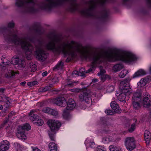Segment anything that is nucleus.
Returning <instances> with one entry per match:
<instances>
[{
  "mask_svg": "<svg viewBox=\"0 0 151 151\" xmlns=\"http://www.w3.org/2000/svg\"><path fill=\"white\" fill-rule=\"evenodd\" d=\"M48 147L50 149V151H57V146L55 143L52 142H50L48 145Z\"/></svg>",
  "mask_w": 151,
  "mask_h": 151,
  "instance_id": "26",
  "label": "nucleus"
},
{
  "mask_svg": "<svg viewBox=\"0 0 151 151\" xmlns=\"http://www.w3.org/2000/svg\"><path fill=\"white\" fill-rule=\"evenodd\" d=\"M145 139L146 143L149 144L151 139V133L148 130H146L145 132Z\"/></svg>",
  "mask_w": 151,
  "mask_h": 151,
  "instance_id": "24",
  "label": "nucleus"
},
{
  "mask_svg": "<svg viewBox=\"0 0 151 151\" xmlns=\"http://www.w3.org/2000/svg\"><path fill=\"white\" fill-rule=\"evenodd\" d=\"M79 76L85 77L86 76L85 69L84 68H81L79 69Z\"/></svg>",
  "mask_w": 151,
  "mask_h": 151,
  "instance_id": "33",
  "label": "nucleus"
},
{
  "mask_svg": "<svg viewBox=\"0 0 151 151\" xmlns=\"http://www.w3.org/2000/svg\"><path fill=\"white\" fill-rule=\"evenodd\" d=\"M125 145L127 149L129 150L134 149L136 147L134 138L133 137H128L126 138Z\"/></svg>",
  "mask_w": 151,
  "mask_h": 151,
  "instance_id": "11",
  "label": "nucleus"
},
{
  "mask_svg": "<svg viewBox=\"0 0 151 151\" xmlns=\"http://www.w3.org/2000/svg\"><path fill=\"white\" fill-rule=\"evenodd\" d=\"M111 106L112 109L114 110L116 113H119L120 111L119 109V106L117 103L115 101H112L111 102Z\"/></svg>",
  "mask_w": 151,
  "mask_h": 151,
  "instance_id": "21",
  "label": "nucleus"
},
{
  "mask_svg": "<svg viewBox=\"0 0 151 151\" xmlns=\"http://www.w3.org/2000/svg\"><path fill=\"white\" fill-rule=\"evenodd\" d=\"M122 91L119 93H117L116 96L118 97V99L120 101H123L124 100L126 96H129L131 92H129L128 94L127 92H124L123 90H121Z\"/></svg>",
  "mask_w": 151,
  "mask_h": 151,
  "instance_id": "18",
  "label": "nucleus"
},
{
  "mask_svg": "<svg viewBox=\"0 0 151 151\" xmlns=\"http://www.w3.org/2000/svg\"><path fill=\"white\" fill-rule=\"evenodd\" d=\"M51 111H52V109L48 107H45L42 109L43 112L49 114H50Z\"/></svg>",
  "mask_w": 151,
  "mask_h": 151,
  "instance_id": "43",
  "label": "nucleus"
},
{
  "mask_svg": "<svg viewBox=\"0 0 151 151\" xmlns=\"http://www.w3.org/2000/svg\"><path fill=\"white\" fill-rule=\"evenodd\" d=\"M29 67L32 72H35L37 70L36 65L33 63H30L29 64Z\"/></svg>",
  "mask_w": 151,
  "mask_h": 151,
  "instance_id": "37",
  "label": "nucleus"
},
{
  "mask_svg": "<svg viewBox=\"0 0 151 151\" xmlns=\"http://www.w3.org/2000/svg\"><path fill=\"white\" fill-rule=\"evenodd\" d=\"M9 119L6 118L4 120L3 122L1 125H0V128H2L4 127H6L5 129L7 133L9 134H11L13 132L12 128L10 127L9 125L8 124Z\"/></svg>",
  "mask_w": 151,
  "mask_h": 151,
  "instance_id": "13",
  "label": "nucleus"
},
{
  "mask_svg": "<svg viewBox=\"0 0 151 151\" xmlns=\"http://www.w3.org/2000/svg\"><path fill=\"white\" fill-rule=\"evenodd\" d=\"M35 2L34 0H17L15 5L22 7L25 12L32 13L35 12Z\"/></svg>",
  "mask_w": 151,
  "mask_h": 151,
  "instance_id": "5",
  "label": "nucleus"
},
{
  "mask_svg": "<svg viewBox=\"0 0 151 151\" xmlns=\"http://www.w3.org/2000/svg\"><path fill=\"white\" fill-rule=\"evenodd\" d=\"M114 89V86L113 85L108 86L107 87V90L109 92H111Z\"/></svg>",
  "mask_w": 151,
  "mask_h": 151,
  "instance_id": "48",
  "label": "nucleus"
},
{
  "mask_svg": "<svg viewBox=\"0 0 151 151\" xmlns=\"http://www.w3.org/2000/svg\"><path fill=\"white\" fill-rule=\"evenodd\" d=\"M130 0H122V2L123 4H125L128 1H129Z\"/></svg>",
  "mask_w": 151,
  "mask_h": 151,
  "instance_id": "58",
  "label": "nucleus"
},
{
  "mask_svg": "<svg viewBox=\"0 0 151 151\" xmlns=\"http://www.w3.org/2000/svg\"><path fill=\"white\" fill-rule=\"evenodd\" d=\"M47 71H45V72H44L43 73H42V76L43 77H45V76H46L47 75Z\"/></svg>",
  "mask_w": 151,
  "mask_h": 151,
  "instance_id": "57",
  "label": "nucleus"
},
{
  "mask_svg": "<svg viewBox=\"0 0 151 151\" xmlns=\"http://www.w3.org/2000/svg\"><path fill=\"white\" fill-rule=\"evenodd\" d=\"M92 93L90 90L86 88H84L79 96L81 101H85L88 104H91L92 102L91 96Z\"/></svg>",
  "mask_w": 151,
  "mask_h": 151,
  "instance_id": "7",
  "label": "nucleus"
},
{
  "mask_svg": "<svg viewBox=\"0 0 151 151\" xmlns=\"http://www.w3.org/2000/svg\"><path fill=\"white\" fill-rule=\"evenodd\" d=\"M35 112V110H32L29 113V117L32 121L35 122L39 117Z\"/></svg>",
  "mask_w": 151,
  "mask_h": 151,
  "instance_id": "20",
  "label": "nucleus"
},
{
  "mask_svg": "<svg viewBox=\"0 0 151 151\" xmlns=\"http://www.w3.org/2000/svg\"><path fill=\"white\" fill-rule=\"evenodd\" d=\"M5 89L4 88H0V92L3 93Z\"/></svg>",
  "mask_w": 151,
  "mask_h": 151,
  "instance_id": "61",
  "label": "nucleus"
},
{
  "mask_svg": "<svg viewBox=\"0 0 151 151\" xmlns=\"http://www.w3.org/2000/svg\"><path fill=\"white\" fill-rule=\"evenodd\" d=\"M110 141L109 138V137H105L102 138V142L104 143H106Z\"/></svg>",
  "mask_w": 151,
  "mask_h": 151,
  "instance_id": "44",
  "label": "nucleus"
},
{
  "mask_svg": "<svg viewBox=\"0 0 151 151\" xmlns=\"http://www.w3.org/2000/svg\"><path fill=\"white\" fill-rule=\"evenodd\" d=\"M143 106L146 108H148L151 105V96L147 94L143 98V100L142 102Z\"/></svg>",
  "mask_w": 151,
  "mask_h": 151,
  "instance_id": "15",
  "label": "nucleus"
},
{
  "mask_svg": "<svg viewBox=\"0 0 151 151\" xmlns=\"http://www.w3.org/2000/svg\"><path fill=\"white\" fill-rule=\"evenodd\" d=\"M10 147V143L7 140H4L0 143V151H6Z\"/></svg>",
  "mask_w": 151,
  "mask_h": 151,
  "instance_id": "16",
  "label": "nucleus"
},
{
  "mask_svg": "<svg viewBox=\"0 0 151 151\" xmlns=\"http://www.w3.org/2000/svg\"><path fill=\"white\" fill-rule=\"evenodd\" d=\"M97 151H106V149L102 146H99L97 148Z\"/></svg>",
  "mask_w": 151,
  "mask_h": 151,
  "instance_id": "49",
  "label": "nucleus"
},
{
  "mask_svg": "<svg viewBox=\"0 0 151 151\" xmlns=\"http://www.w3.org/2000/svg\"><path fill=\"white\" fill-rule=\"evenodd\" d=\"M141 98V94L140 92L138 91L134 93L132 99V106L134 110H138L140 108Z\"/></svg>",
  "mask_w": 151,
  "mask_h": 151,
  "instance_id": "8",
  "label": "nucleus"
},
{
  "mask_svg": "<svg viewBox=\"0 0 151 151\" xmlns=\"http://www.w3.org/2000/svg\"><path fill=\"white\" fill-rule=\"evenodd\" d=\"M15 61L16 67L20 70H22L25 66V61L24 60L18 59L14 60Z\"/></svg>",
  "mask_w": 151,
  "mask_h": 151,
  "instance_id": "14",
  "label": "nucleus"
},
{
  "mask_svg": "<svg viewBox=\"0 0 151 151\" xmlns=\"http://www.w3.org/2000/svg\"><path fill=\"white\" fill-rule=\"evenodd\" d=\"M108 0H90L87 2L89 8L84 9L80 11L82 14L87 17H93L95 18L100 19L106 21L108 18V11L106 9H104L100 13H96L95 8L98 6H103L108 2Z\"/></svg>",
  "mask_w": 151,
  "mask_h": 151,
  "instance_id": "3",
  "label": "nucleus"
},
{
  "mask_svg": "<svg viewBox=\"0 0 151 151\" xmlns=\"http://www.w3.org/2000/svg\"><path fill=\"white\" fill-rule=\"evenodd\" d=\"M47 37L50 40L47 43L45 44V40L40 38L35 44L37 58L40 61H44L47 58L48 54L44 50L45 48L55 53H62L65 55H70L73 58L79 53L84 59H89L91 61L92 68L86 71V74L92 71L97 64H100L105 59L109 62L122 61L125 63L134 61L137 59L135 55L132 52L120 49H111L102 54L91 50L89 45L84 47L73 41H63L52 33L48 34Z\"/></svg>",
  "mask_w": 151,
  "mask_h": 151,
  "instance_id": "1",
  "label": "nucleus"
},
{
  "mask_svg": "<svg viewBox=\"0 0 151 151\" xmlns=\"http://www.w3.org/2000/svg\"><path fill=\"white\" fill-rule=\"evenodd\" d=\"M100 69V72L98 73V75L99 76L104 75V73H105V71L104 69H102V67L100 66L99 67Z\"/></svg>",
  "mask_w": 151,
  "mask_h": 151,
  "instance_id": "45",
  "label": "nucleus"
},
{
  "mask_svg": "<svg viewBox=\"0 0 151 151\" xmlns=\"http://www.w3.org/2000/svg\"><path fill=\"white\" fill-rule=\"evenodd\" d=\"M33 151H41L40 150L36 147H32Z\"/></svg>",
  "mask_w": 151,
  "mask_h": 151,
  "instance_id": "55",
  "label": "nucleus"
},
{
  "mask_svg": "<svg viewBox=\"0 0 151 151\" xmlns=\"http://www.w3.org/2000/svg\"><path fill=\"white\" fill-rule=\"evenodd\" d=\"M64 66V63L62 61H60L53 68L54 70H57L62 69Z\"/></svg>",
  "mask_w": 151,
  "mask_h": 151,
  "instance_id": "27",
  "label": "nucleus"
},
{
  "mask_svg": "<svg viewBox=\"0 0 151 151\" xmlns=\"http://www.w3.org/2000/svg\"><path fill=\"white\" fill-rule=\"evenodd\" d=\"M105 113L107 115H112L114 114V112L111 110L107 109L105 111Z\"/></svg>",
  "mask_w": 151,
  "mask_h": 151,
  "instance_id": "51",
  "label": "nucleus"
},
{
  "mask_svg": "<svg viewBox=\"0 0 151 151\" xmlns=\"http://www.w3.org/2000/svg\"><path fill=\"white\" fill-rule=\"evenodd\" d=\"M109 148L110 151H122L119 147L113 145H110Z\"/></svg>",
  "mask_w": 151,
  "mask_h": 151,
  "instance_id": "30",
  "label": "nucleus"
},
{
  "mask_svg": "<svg viewBox=\"0 0 151 151\" xmlns=\"http://www.w3.org/2000/svg\"><path fill=\"white\" fill-rule=\"evenodd\" d=\"M146 74L145 71L143 70L140 69L136 72L133 75V78L138 77L140 76L144 75Z\"/></svg>",
  "mask_w": 151,
  "mask_h": 151,
  "instance_id": "25",
  "label": "nucleus"
},
{
  "mask_svg": "<svg viewBox=\"0 0 151 151\" xmlns=\"http://www.w3.org/2000/svg\"><path fill=\"white\" fill-rule=\"evenodd\" d=\"M123 68V65L120 64H117L114 65L113 67V70L115 72H116L120 70Z\"/></svg>",
  "mask_w": 151,
  "mask_h": 151,
  "instance_id": "28",
  "label": "nucleus"
},
{
  "mask_svg": "<svg viewBox=\"0 0 151 151\" xmlns=\"http://www.w3.org/2000/svg\"><path fill=\"white\" fill-rule=\"evenodd\" d=\"M76 106L75 101L72 99H69L68 101L66 109L63 110V116L65 119H67L69 114L68 110H71L74 108Z\"/></svg>",
  "mask_w": 151,
  "mask_h": 151,
  "instance_id": "9",
  "label": "nucleus"
},
{
  "mask_svg": "<svg viewBox=\"0 0 151 151\" xmlns=\"http://www.w3.org/2000/svg\"><path fill=\"white\" fill-rule=\"evenodd\" d=\"M72 75L74 77L79 76V72L76 70L74 71L72 73Z\"/></svg>",
  "mask_w": 151,
  "mask_h": 151,
  "instance_id": "53",
  "label": "nucleus"
},
{
  "mask_svg": "<svg viewBox=\"0 0 151 151\" xmlns=\"http://www.w3.org/2000/svg\"><path fill=\"white\" fill-rule=\"evenodd\" d=\"M1 63H2V65L3 66L9 65V63H8V60L7 59L3 58H1Z\"/></svg>",
  "mask_w": 151,
  "mask_h": 151,
  "instance_id": "41",
  "label": "nucleus"
},
{
  "mask_svg": "<svg viewBox=\"0 0 151 151\" xmlns=\"http://www.w3.org/2000/svg\"><path fill=\"white\" fill-rule=\"evenodd\" d=\"M17 136L19 139L22 140H25L27 137L25 134L24 130H21V129H18V132L17 134Z\"/></svg>",
  "mask_w": 151,
  "mask_h": 151,
  "instance_id": "19",
  "label": "nucleus"
},
{
  "mask_svg": "<svg viewBox=\"0 0 151 151\" xmlns=\"http://www.w3.org/2000/svg\"><path fill=\"white\" fill-rule=\"evenodd\" d=\"M19 74L18 72H15L12 70H9L7 74V77H12L15 76L16 74Z\"/></svg>",
  "mask_w": 151,
  "mask_h": 151,
  "instance_id": "38",
  "label": "nucleus"
},
{
  "mask_svg": "<svg viewBox=\"0 0 151 151\" xmlns=\"http://www.w3.org/2000/svg\"><path fill=\"white\" fill-rule=\"evenodd\" d=\"M32 30L35 33L40 35L41 34V29L40 25L37 23L34 25L32 28Z\"/></svg>",
  "mask_w": 151,
  "mask_h": 151,
  "instance_id": "22",
  "label": "nucleus"
},
{
  "mask_svg": "<svg viewBox=\"0 0 151 151\" xmlns=\"http://www.w3.org/2000/svg\"><path fill=\"white\" fill-rule=\"evenodd\" d=\"M52 110L51 111L50 114L54 116H56L58 115V112L57 110L52 109Z\"/></svg>",
  "mask_w": 151,
  "mask_h": 151,
  "instance_id": "46",
  "label": "nucleus"
},
{
  "mask_svg": "<svg viewBox=\"0 0 151 151\" xmlns=\"http://www.w3.org/2000/svg\"><path fill=\"white\" fill-rule=\"evenodd\" d=\"M18 128L21 129V130H29L30 129L31 126L29 124L27 123L22 126H19Z\"/></svg>",
  "mask_w": 151,
  "mask_h": 151,
  "instance_id": "29",
  "label": "nucleus"
},
{
  "mask_svg": "<svg viewBox=\"0 0 151 151\" xmlns=\"http://www.w3.org/2000/svg\"><path fill=\"white\" fill-rule=\"evenodd\" d=\"M72 91L73 92H77L78 91V89H72Z\"/></svg>",
  "mask_w": 151,
  "mask_h": 151,
  "instance_id": "63",
  "label": "nucleus"
},
{
  "mask_svg": "<svg viewBox=\"0 0 151 151\" xmlns=\"http://www.w3.org/2000/svg\"><path fill=\"white\" fill-rule=\"evenodd\" d=\"M101 80L104 82L105 81L106 79L109 77L108 76L106 75H103L100 76Z\"/></svg>",
  "mask_w": 151,
  "mask_h": 151,
  "instance_id": "50",
  "label": "nucleus"
},
{
  "mask_svg": "<svg viewBox=\"0 0 151 151\" xmlns=\"http://www.w3.org/2000/svg\"><path fill=\"white\" fill-rule=\"evenodd\" d=\"M47 123L50 130L48 131L49 137L52 140L54 141L55 134L60 127L61 123L57 120L52 119L49 120Z\"/></svg>",
  "mask_w": 151,
  "mask_h": 151,
  "instance_id": "6",
  "label": "nucleus"
},
{
  "mask_svg": "<svg viewBox=\"0 0 151 151\" xmlns=\"http://www.w3.org/2000/svg\"><path fill=\"white\" fill-rule=\"evenodd\" d=\"M15 59H13V60H12V61L11 62L9 60H8V63H9V65H10L11 64H12V63H13V61H14Z\"/></svg>",
  "mask_w": 151,
  "mask_h": 151,
  "instance_id": "59",
  "label": "nucleus"
},
{
  "mask_svg": "<svg viewBox=\"0 0 151 151\" xmlns=\"http://www.w3.org/2000/svg\"><path fill=\"white\" fill-rule=\"evenodd\" d=\"M131 79L129 78H126L120 83V88L121 90H123L124 92H127L128 94L129 92H130L129 82Z\"/></svg>",
  "mask_w": 151,
  "mask_h": 151,
  "instance_id": "10",
  "label": "nucleus"
},
{
  "mask_svg": "<svg viewBox=\"0 0 151 151\" xmlns=\"http://www.w3.org/2000/svg\"><path fill=\"white\" fill-rule=\"evenodd\" d=\"M38 83L37 81H35L32 82H28L27 85L29 86H32L34 85H37Z\"/></svg>",
  "mask_w": 151,
  "mask_h": 151,
  "instance_id": "47",
  "label": "nucleus"
},
{
  "mask_svg": "<svg viewBox=\"0 0 151 151\" xmlns=\"http://www.w3.org/2000/svg\"><path fill=\"white\" fill-rule=\"evenodd\" d=\"M16 114V113L14 111H11L9 115V117H10L12 116L15 115Z\"/></svg>",
  "mask_w": 151,
  "mask_h": 151,
  "instance_id": "54",
  "label": "nucleus"
},
{
  "mask_svg": "<svg viewBox=\"0 0 151 151\" xmlns=\"http://www.w3.org/2000/svg\"><path fill=\"white\" fill-rule=\"evenodd\" d=\"M101 120L102 121V123L105 125L108 126L110 125V123L108 120L104 118H102Z\"/></svg>",
  "mask_w": 151,
  "mask_h": 151,
  "instance_id": "40",
  "label": "nucleus"
},
{
  "mask_svg": "<svg viewBox=\"0 0 151 151\" xmlns=\"http://www.w3.org/2000/svg\"><path fill=\"white\" fill-rule=\"evenodd\" d=\"M52 102L58 105L63 106L65 105L66 102L65 99L62 97H59L52 100Z\"/></svg>",
  "mask_w": 151,
  "mask_h": 151,
  "instance_id": "12",
  "label": "nucleus"
},
{
  "mask_svg": "<svg viewBox=\"0 0 151 151\" xmlns=\"http://www.w3.org/2000/svg\"><path fill=\"white\" fill-rule=\"evenodd\" d=\"M137 121V120L135 121V122L132 124L131 125L129 126L128 128V131L130 132H132L134 131L135 128V123Z\"/></svg>",
  "mask_w": 151,
  "mask_h": 151,
  "instance_id": "32",
  "label": "nucleus"
},
{
  "mask_svg": "<svg viewBox=\"0 0 151 151\" xmlns=\"http://www.w3.org/2000/svg\"><path fill=\"white\" fill-rule=\"evenodd\" d=\"M92 81L93 83H96L98 81V80L97 79H94L92 80Z\"/></svg>",
  "mask_w": 151,
  "mask_h": 151,
  "instance_id": "60",
  "label": "nucleus"
},
{
  "mask_svg": "<svg viewBox=\"0 0 151 151\" xmlns=\"http://www.w3.org/2000/svg\"><path fill=\"white\" fill-rule=\"evenodd\" d=\"M85 143L86 147L93 148L95 147V143L92 140L87 139L85 142Z\"/></svg>",
  "mask_w": 151,
  "mask_h": 151,
  "instance_id": "23",
  "label": "nucleus"
},
{
  "mask_svg": "<svg viewBox=\"0 0 151 151\" xmlns=\"http://www.w3.org/2000/svg\"><path fill=\"white\" fill-rule=\"evenodd\" d=\"M76 82V81L73 82L71 81L68 80L65 83V86L67 87H72L74 85L75 83Z\"/></svg>",
  "mask_w": 151,
  "mask_h": 151,
  "instance_id": "34",
  "label": "nucleus"
},
{
  "mask_svg": "<svg viewBox=\"0 0 151 151\" xmlns=\"http://www.w3.org/2000/svg\"><path fill=\"white\" fill-rule=\"evenodd\" d=\"M34 123L36 124L37 126H40L43 124V121L42 119H40L39 117H38V119H37L36 121L34 122Z\"/></svg>",
  "mask_w": 151,
  "mask_h": 151,
  "instance_id": "36",
  "label": "nucleus"
},
{
  "mask_svg": "<svg viewBox=\"0 0 151 151\" xmlns=\"http://www.w3.org/2000/svg\"><path fill=\"white\" fill-rule=\"evenodd\" d=\"M14 146L17 151H20L23 149V147L20 145L18 142H15L14 143Z\"/></svg>",
  "mask_w": 151,
  "mask_h": 151,
  "instance_id": "39",
  "label": "nucleus"
},
{
  "mask_svg": "<svg viewBox=\"0 0 151 151\" xmlns=\"http://www.w3.org/2000/svg\"><path fill=\"white\" fill-rule=\"evenodd\" d=\"M147 1L149 6L151 8V0H147Z\"/></svg>",
  "mask_w": 151,
  "mask_h": 151,
  "instance_id": "56",
  "label": "nucleus"
},
{
  "mask_svg": "<svg viewBox=\"0 0 151 151\" xmlns=\"http://www.w3.org/2000/svg\"><path fill=\"white\" fill-rule=\"evenodd\" d=\"M1 99V100H0V101L4 102L5 103V104L4 105V107L6 108H8L11 104L9 101V98L6 96H3L0 97V99Z\"/></svg>",
  "mask_w": 151,
  "mask_h": 151,
  "instance_id": "17",
  "label": "nucleus"
},
{
  "mask_svg": "<svg viewBox=\"0 0 151 151\" xmlns=\"http://www.w3.org/2000/svg\"><path fill=\"white\" fill-rule=\"evenodd\" d=\"M52 86V84H50L49 86H47L45 87H42L40 91L42 92H45L50 90Z\"/></svg>",
  "mask_w": 151,
  "mask_h": 151,
  "instance_id": "35",
  "label": "nucleus"
},
{
  "mask_svg": "<svg viewBox=\"0 0 151 151\" xmlns=\"http://www.w3.org/2000/svg\"><path fill=\"white\" fill-rule=\"evenodd\" d=\"M64 2H68L70 4V9L72 12L78 11V5L76 3V0H45L40 5L42 9H50L52 7L62 4Z\"/></svg>",
  "mask_w": 151,
  "mask_h": 151,
  "instance_id": "4",
  "label": "nucleus"
},
{
  "mask_svg": "<svg viewBox=\"0 0 151 151\" xmlns=\"http://www.w3.org/2000/svg\"><path fill=\"white\" fill-rule=\"evenodd\" d=\"M59 80L58 77H54L52 79V82L54 83H55L58 82Z\"/></svg>",
  "mask_w": 151,
  "mask_h": 151,
  "instance_id": "52",
  "label": "nucleus"
},
{
  "mask_svg": "<svg viewBox=\"0 0 151 151\" xmlns=\"http://www.w3.org/2000/svg\"><path fill=\"white\" fill-rule=\"evenodd\" d=\"M26 83L25 82H23L21 83V84L24 86L25 85Z\"/></svg>",
  "mask_w": 151,
  "mask_h": 151,
  "instance_id": "62",
  "label": "nucleus"
},
{
  "mask_svg": "<svg viewBox=\"0 0 151 151\" xmlns=\"http://www.w3.org/2000/svg\"><path fill=\"white\" fill-rule=\"evenodd\" d=\"M128 73V71L127 70L125 69H124L119 73V77L121 78H123Z\"/></svg>",
  "mask_w": 151,
  "mask_h": 151,
  "instance_id": "31",
  "label": "nucleus"
},
{
  "mask_svg": "<svg viewBox=\"0 0 151 151\" xmlns=\"http://www.w3.org/2000/svg\"><path fill=\"white\" fill-rule=\"evenodd\" d=\"M3 109V106L1 105H0V110L2 109Z\"/></svg>",
  "mask_w": 151,
  "mask_h": 151,
  "instance_id": "64",
  "label": "nucleus"
},
{
  "mask_svg": "<svg viewBox=\"0 0 151 151\" xmlns=\"http://www.w3.org/2000/svg\"><path fill=\"white\" fill-rule=\"evenodd\" d=\"M15 24L12 21L8 23L7 27L2 28L1 30L3 34L4 38L7 43H12L15 45H20L26 52V58L31 59L30 54L34 50L33 46L29 42H34L35 38L31 36L27 35L21 38L17 36V31L13 28Z\"/></svg>",
  "mask_w": 151,
  "mask_h": 151,
  "instance_id": "2",
  "label": "nucleus"
},
{
  "mask_svg": "<svg viewBox=\"0 0 151 151\" xmlns=\"http://www.w3.org/2000/svg\"><path fill=\"white\" fill-rule=\"evenodd\" d=\"M146 80L145 79H141L140 81L138 83V86H143L145 85Z\"/></svg>",
  "mask_w": 151,
  "mask_h": 151,
  "instance_id": "42",
  "label": "nucleus"
}]
</instances>
